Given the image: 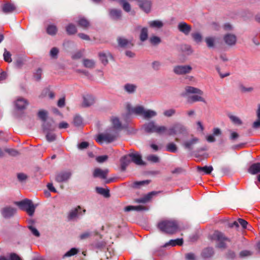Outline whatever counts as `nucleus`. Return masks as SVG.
<instances>
[{
  "label": "nucleus",
  "instance_id": "f257e3e1",
  "mask_svg": "<svg viewBox=\"0 0 260 260\" xmlns=\"http://www.w3.org/2000/svg\"><path fill=\"white\" fill-rule=\"evenodd\" d=\"M157 227L163 233L168 234H173L176 233L179 229L177 221L173 220H165L160 221Z\"/></svg>",
  "mask_w": 260,
  "mask_h": 260
},
{
  "label": "nucleus",
  "instance_id": "f03ea898",
  "mask_svg": "<svg viewBox=\"0 0 260 260\" xmlns=\"http://www.w3.org/2000/svg\"><path fill=\"white\" fill-rule=\"evenodd\" d=\"M143 127L145 133L148 134L155 133L158 135H162L167 131L166 126L158 125L154 121H150L145 123Z\"/></svg>",
  "mask_w": 260,
  "mask_h": 260
},
{
  "label": "nucleus",
  "instance_id": "7ed1b4c3",
  "mask_svg": "<svg viewBox=\"0 0 260 260\" xmlns=\"http://www.w3.org/2000/svg\"><path fill=\"white\" fill-rule=\"evenodd\" d=\"M118 137V132L114 129H110L104 134H100L96 139V142L102 144L103 142L109 143L115 140Z\"/></svg>",
  "mask_w": 260,
  "mask_h": 260
},
{
  "label": "nucleus",
  "instance_id": "20e7f679",
  "mask_svg": "<svg viewBox=\"0 0 260 260\" xmlns=\"http://www.w3.org/2000/svg\"><path fill=\"white\" fill-rule=\"evenodd\" d=\"M19 208L22 210L26 211L29 216H32L34 214L36 206H35L31 200L24 199L16 203Z\"/></svg>",
  "mask_w": 260,
  "mask_h": 260
},
{
  "label": "nucleus",
  "instance_id": "39448f33",
  "mask_svg": "<svg viewBox=\"0 0 260 260\" xmlns=\"http://www.w3.org/2000/svg\"><path fill=\"white\" fill-rule=\"evenodd\" d=\"M212 239L219 242L217 245L218 248H225L226 245L225 243V241L231 242V239L225 236L224 233L219 231H215L212 235Z\"/></svg>",
  "mask_w": 260,
  "mask_h": 260
},
{
  "label": "nucleus",
  "instance_id": "423d86ee",
  "mask_svg": "<svg viewBox=\"0 0 260 260\" xmlns=\"http://www.w3.org/2000/svg\"><path fill=\"white\" fill-rule=\"evenodd\" d=\"M186 132V127L180 123H176L168 129V135H169L184 134Z\"/></svg>",
  "mask_w": 260,
  "mask_h": 260
},
{
  "label": "nucleus",
  "instance_id": "0eeeda50",
  "mask_svg": "<svg viewBox=\"0 0 260 260\" xmlns=\"http://www.w3.org/2000/svg\"><path fill=\"white\" fill-rule=\"evenodd\" d=\"M192 68L189 65L176 66L173 69L174 72L177 75H184L189 73Z\"/></svg>",
  "mask_w": 260,
  "mask_h": 260
},
{
  "label": "nucleus",
  "instance_id": "6e6552de",
  "mask_svg": "<svg viewBox=\"0 0 260 260\" xmlns=\"http://www.w3.org/2000/svg\"><path fill=\"white\" fill-rule=\"evenodd\" d=\"M131 161L138 166H144L146 163L142 160V156L138 153H131L128 154Z\"/></svg>",
  "mask_w": 260,
  "mask_h": 260
},
{
  "label": "nucleus",
  "instance_id": "1a4fd4ad",
  "mask_svg": "<svg viewBox=\"0 0 260 260\" xmlns=\"http://www.w3.org/2000/svg\"><path fill=\"white\" fill-rule=\"evenodd\" d=\"M95 102V99L92 95L86 94L83 96V102L81 107L86 108L93 105Z\"/></svg>",
  "mask_w": 260,
  "mask_h": 260
},
{
  "label": "nucleus",
  "instance_id": "9d476101",
  "mask_svg": "<svg viewBox=\"0 0 260 260\" xmlns=\"http://www.w3.org/2000/svg\"><path fill=\"white\" fill-rule=\"evenodd\" d=\"M160 191H152L145 195L143 197L136 199L135 202L138 203H146L150 201L152 197L158 194Z\"/></svg>",
  "mask_w": 260,
  "mask_h": 260
},
{
  "label": "nucleus",
  "instance_id": "9b49d317",
  "mask_svg": "<svg viewBox=\"0 0 260 260\" xmlns=\"http://www.w3.org/2000/svg\"><path fill=\"white\" fill-rule=\"evenodd\" d=\"M177 27L178 29L180 32L186 36L189 35L191 30V25L183 21L179 22L178 24Z\"/></svg>",
  "mask_w": 260,
  "mask_h": 260
},
{
  "label": "nucleus",
  "instance_id": "f8f14e48",
  "mask_svg": "<svg viewBox=\"0 0 260 260\" xmlns=\"http://www.w3.org/2000/svg\"><path fill=\"white\" fill-rule=\"evenodd\" d=\"M71 173L69 171H62L58 173L55 177V180L58 182L67 181L71 176Z\"/></svg>",
  "mask_w": 260,
  "mask_h": 260
},
{
  "label": "nucleus",
  "instance_id": "ddd939ff",
  "mask_svg": "<svg viewBox=\"0 0 260 260\" xmlns=\"http://www.w3.org/2000/svg\"><path fill=\"white\" fill-rule=\"evenodd\" d=\"M199 142V138L192 136L190 140L185 141L183 143V145L185 149L188 150H191L193 148L194 145L197 144Z\"/></svg>",
  "mask_w": 260,
  "mask_h": 260
},
{
  "label": "nucleus",
  "instance_id": "4468645a",
  "mask_svg": "<svg viewBox=\"0 0 260 260\" xmlns=\"http://www.w3.org/2000/svg\"><path fill=\"white\" fill-rule=\"evenodd\" d=\"M223 40L226 45L231 46L236 44L237 37L233 34H227L224 36Z\"/></svg>",
  "mask_w": 260,
  "mask_h": 260
},
{
  "label": "nucleus",
  "instance_id": "2eb2a0df",
  "mask_svg": "<svg viewBox=\"0 0 260 260\" xmlns=\"http://www.w3.org/2000/svg\"><path fill=\"white\" fill-rule=\"evenodd\" d=\"M16 212L15 208L11 207H6L2 210V214L5 218H9L14 215Z\"/></svg>",
  "mask_w": 260,
  "mask_h": 260
},
{
  "label": "nucleus",
  "instance_id": "dca6fc26",
  "mask_svg": "<svg viewBox=\"0 0 260 260\" xmlns=\"http://www.w3.org/2000/svg\"><path fill=\"white\" fill-rule=\"evenodd\" d=\"M99 56L100 60L104 65H106L108 63V59L112 58V56L109 51L100 52Z\"/></svg>",
  "mask_w": 260,
  "mask_h": 260
},
{
  "label": "nucleus",
  "instance_id": "f3484780",
  "mask_svg": "<svg viewBox=\"0 0 260 260\" xmlns=\"http://www.w3.org/2000/svg\"><path fill=\"white\" fill-rule=\"evenodd\" d=\"M108 172L107 169L102 170L100 168H96L93 171V176L94 178L100 177L102 179H106Z\"/></svg>",
  "mask_w": 260,
  "mask_h": 260
},
{
  "label": "nucleus",
  "instance_id": "a211bd4d",
  "mask_svg": "<svg viewBox=\"0 0 260 260\" xmlns=\"http://www.w3.org/2000/svg\"><path fill=\"white\" fill-rule=\"evenodd\" d=\"M81 207L78 206L75 209L72 210L68 214V218L69 220L73 219L78 217V216L81 214Z\"/></svg>",
  "mask_w": 260,
  "mask_h": 260
},
{
  "label": "nucleus",
  "instance_id": "6ab92c4d",
  "mask_svg": "<svg viewBox=\"0 0 260 260\" xmlns=\"http://www.w3.org/2000/svg\"><path fill=\"white\" fill-rule=\"evenodd\" d=\"M16 10L15 6L11 3H6L2 6V11L4 13L8 14L13 12Z\"/></svg>",
  "mask_w": 260,
  "mask_h": 260
},
{
  "label": "nucleus",
  "instance_id": "aec40b11",
  "mask_svg": "<svg viewBox=\"0 0 260 260\" xmlns=\"http://www.w3.org/2000/svg\"><path fill=\"white\" fill-rule=\"evenodd\" d=\"M248 172L252 175H255L260 173V162L252 164L249 167Z\"/></svg>",
  "mask_w": 260,
  "mask_h": 260
},
{
  "label": "nucleus",
  "instance_id": "412c9836",
  "mask_svg": "<svg viewBox=\"0 0 260 260\" xmlns=\"http://www.w3.org/2000/svg\"><path fill=\"white\" fill-rule=\"evenodd\" d=\"M28 104L27 101L23 98H19L16 101V107L19 110L25 109Z\"/></svg>",
  "mask_w": 260,
  "mask_h": 260
},
{
  "label": "nucleus",
  "instance_id": "4be33fe9",
  "mask_svg": "<svg viewBox=\"0 0 260 260\" xmlns=\"http://www.w3.org/2000/svg\"><path fill=\"white\" fill-rule=\"evenodd\" d=\"M128 154L123 156L121 159V168L122 171H124L129 164L131 162Z\"/></svg>",
  "mask_w": 260,
  "mask_h": 260
},
{
  "label": "nucleus",
  "instance_id": "5701e85b",
  "mask_svg": "<svg viewBox=\"0 0 260 260\" xmlns=\"http://www.w3.org/2000/svg\"><path fill=\"white\" fill-rule=\"evenodd\" d=\"M183 243V239H177L175 240H170L168 242L166 243L163 245V247H166L168 246H175L176 245H182Z\"/></svg>",
  "mask_w": 260,
  "mask_h": 260
},
{
  "label": "nucleus",
  "instance_id": "b1692460",
  "mask_svg": "<svg viewBox=\"0 0 260 260\" xmlns=\"http://www.w3.org/2000/svg\"><path fill=\"white\" fill-rule=\"evenodd\" d=\"M147 210V208L142 205H138L136 206H128L125 207L124 211L128 212L132 210H136L138 211H145Z\"/></svg>",
  "mask_w": 260,
  "mask_h": 260
},
{
  "label": "nucleus",
  "instance_id": "393cba45",
  "mask_svg": "<svg viewBox=\"0 0 260 260\" xmlns=\"http://www.w3.org/2000/svg\"><path fill=\"white\" fill-rule=\"evenodd\" d=\"M78 25L84 29H87L90 26V23L85 18H80L77 21Z\"/></svg>",
  "mask_w": 260,
  "mask_h": 260
},
{
  "label": "nucleus",
  "instance_id": "a878e982",
  "mask_svg": "<svg viewBox=\"0 0 260 260\" xmlns=\"http://www.w3.org/2000/svg\"><path fill=\"white\" fill-rule=\"evenodd\" d=\"M110 15L114 20H119L121 17V11L117 9H112L110 11Z\"/></svg>",
  "mask_w": 260,
  "mask_h": 260
},
{
  "label": "nucleus",
  "instance_id": "bb28decb",
  "mask_svg": "<svg viewBox=\"0 0 260 260\" xmlns=\"http://www.w3.org/2000/svg\"><path fill=\"white\" fill-rule=\"evenodd\" d=\"M213 254V248L212 247H207L203 250L201 255L203 258H207L211 257Z\"/></svg>",
  "mask_w": 260,
  "mask_h": 260
},
{
  "label": "nucleus",
  "instance_id": "cd10ccee",
  "mask_svg": "<svg viewBox=\"0 0 260 260\" xmlns=\"http://www.w3.org/2000/svg\"><path fill=\"white\" fill-rule=\"evenodd\" d=\"M185 89L186 93H196L199 95L203 94V92L201 90L194 87L186 86Z\"/></svg>",
  "mask_w": 260,
  "mask_h": 260
},
{
  "label": "nucleus",
  "instance_id": "c85d7f7f",
  "mask_svg": "<svg viewBox=\"0 0 260 260\" xmlns=\"http://www.w3.org/2000/svg\"><path fill=\"white\" fill-rule=\"evenodd\" d=\"M202 95H193L190 96L188 98V102L190 103H192L196 102H203L205 103V99L201 96Z\"/></svg>",
  "mask_w": 260,
  "mask_h": 260
},
{
  "label": "nucleus",
  "instance_id": "c756f323",
  "mask_svg": "<svg viewBox=\"0 0 260 260\" xmlns=\"http://www.w3.org/2000/svg\"><path fill=\"white\" fill-rule=\"evenodd\" d=\"M257 120L252 124V127L254 129L260 128V104L258 105L257 109L256 112Z\"/></svg>",
  "mask_w": 260,
  "mask_h": 260
},
{
  "label": "nucleus",
  "instance_id": "7c9ffc66",
  "mask_svg": "<svg viewBox=\"0 0 260 260\" xmlns=\"http://www.w3.org/2000/svg\"><path fill=\"white\" fill-rule=\"evenodd\" d=\"M111 121L113 127L115 129V130H116L118 132V130L122 129L121 123L118 118L113 117L111 119Z\"/></svg>",
  "mask_w": 260,
  "mask_h": 260
},
{
  "label": "nucleus",
  "instance_id": "2f4dec72",
  "mask_svg": "<svg viewBox=\"0 0 260 260\" xmlns=\"http://www.w3.org/2000/svg\"><path fill=\"white\" fill-rule=\"evenodd\" d=\"M83 66L87 68L92 69L95 67V62L93 59H84L82 61Z\"/></svg>",
  "mask_w": 260,
  "mask_h": 260
},
{
  "label": "nucleus",
  "instance_id": "473e14b6",
  "mask_svg": "<svg viewBox=\"0 0 260 260\" xmlns=\"http://www.w3.org/2000/svg\"><path fill=\"white\" fill-rule=\"evenodd\" d=\"M96 192L103 195L105 198H109L110 196V190L109 189H105L102 187H96Z\"/></svg>",
  "mask_w": 260,
  "mask_h": 260
},
{
  "label": "nucleus",
  "instance_id": "72a5a7b5",
  "mask_svg": "<svg viewBox=\"0 0 260 260\" xmlns=\"http://www.w3.org/2000/svg\"><path fill=\"white\" fill-rule=\"evenodd\" d=\"M46 31L50 36H55L57 32V28L54 24L49 25L46 28Z\"/></svg>",
  "mask_w": 260,
  "mask_h": 260
},
{
  "label": "nucleus",
  "instance_id": "f704fd0d",
  "mask_svg": "<svg viewBox=\"0 0 260 260\" xmlns=\"http://www.w3.org/2000/svg\"><path fill=\"white\" fill-rule=\"evenodd\" d=\"M213 170V168L211 166H205L203 167H200V166L197 167V170L199 172H204V173L206 174H210L212 172Z\"/></svg>",
  "mask_w": 260,
  "mask_h": 260
},
{
  "label": "nucleus",
  "instance_id": "c9c22d12",
  "mask_svg": "<svg viewBox=\"0 0 260 260\" xmlns=\"http://www.w3.org/2000/svg\"><path fill=\"white\" fill-rule=\"evenodd\" d=\"M119 2L122 6L123 9L126 12H129L131 10V5L126 1V0H119Z\"/></svg>",
  "mask_w": 260,
  "mask_h": 260
},
{
  "label": "nucleus",
  "instance_id": "e433bc0d",
  "mask_svg": "<svg viewBox=\"0 0 260 260\" xmlns=\"http://www.w3.org/2000/svg\"><path fill=\"white\" fill-rule=\"evenodd\" d=\"M74 125L76 127H79L82 125L83 119L79 115L75 116L73 122Z\"/></svg>",
  "mask_w": 260,
  "mask_h": 260
},
{
  "label": "nucleus",
  "instance_id": "4c0bfd02",
  "mask_svg": "<svg viewBox=\"0 0 260 260\" xmlns=\"http://www.w3.org/2000/svg\"><path fill=\"white\" fill-rule=\"evenodd\" d=\"M149 26L152 28H160L163 26V23L159 20H153L149 22Z\"/></svg>",
  "mask_w": 260,
  "mask_h": 260
},
{
  "label": "nucleus",
  "instance_id": "58836bf2",
  "mask_svg": "<svg viewBox=\"0 0 260 260\" xmlns=\"http://www.w3.org/2000/svg\"><path fill=\"white\" fill-rule=\"evenodd\" d=\"M66 31L68 35H74L77 32V28L75 25L70 24L66 27Z\"/></svg>",
  "mask_w": 260,
  "mask_h": 260
},
{
  "label": "nucleus",
  "instance_id": "ea45409f",
  "mask_svg": "<svg viewBox=\"0 0 260 260\" xmlns=\"http://www.w3.org/2000/svg\"><path fill=\"white\" fill-rule=\"evenodd\" d=\"M148 39V29L146 27L142 28L140 35V39L141 41L144 42Z\"/></svg>",
  "mask_w": 260,
  "mask_h": 260
},
{
  "label": "nucleus",
  "instance_id": "a19ab883",
  "mask_svg": "<svg viewBox=\"0 0 260 260\" xmlns=\"http://www.w3.org/2000/svg\"><path fill=\"white\" fill-rule=\"evenodd\" d=\"M166 150L170 152L175 153L177 151V147L175 144L169 143L166 146Z\"/></svg>",
  "mask_w": 260,
  "mask_h": 260
},
{
  "label": "nucleus",
  "instance_id": "79ce46f5",
  "mask_svg": "<svg viewBox=\"0 0 260 260\" xmlns=\"http://www.w3.org/2000/svg\"><path fill=\"white\" fill-rule=\"evenodd\" d=\"M117 40L119 45L122 47H125L132 45L129 41L124 38H119Z\"/></svg>",
  "mask_w": 260,
  "mask_h": 260
},
{
  "label": "nucleus",
  "instance_id": "37998d69",
  "mask_svg": "<svg viewBox=\"0 0 260 260\" xmlns=\"http://www.w3.org/2000/svg\"><path fill=\"white\" fill-rule=\"evenodd\" d=\"M205 42L208 48H213L215 46V38L211 37H206Z\"/></svg>",
  "mask_w": 260,
  "mask_h": 260
},
{
  "label": "nucleus",
  "instance_id": "c03bdc74",
  "mask_svg": "<svg viewBox=\"0 0 260 260\" xmlns=\"http://www.w3.org/2000/svg\"><path fill=\"white\" fill-rule=\"evenodd\" d=\"M124 89L129 93L134 92L136 90V86L133 84H126L124 85Z\"/></svg>",
  "mask_w": 260,
  "mask_h": 260
},
{
  "label": "nucleus",
  "instance_id": "a18cd8bd",
  "mask_svg": "<svg viewBox=\"0 0 260 260\" xmlns=\"http://www.w3.org/2000/svg\"><path fill=\"white\" fill-rule=\"evenodd\" d=\"M38 115L42 121L46 122L48 116V113L47 111L45 110H40L39 111Z\"/></svg>",
  "mask_w": 260,
  "mask_h": 260
},
{
  "label": "nucleus",
  "instance_id": "49530a36",
  "mask_svg": "<svg viewBox=\"0 0 260 260\" xmlns=\"http://www.w3.org/2000/svg\"><path fill=\"white\" fill-rule=\"evenodd\" d=\"M4 59L6 62H12L11 54L6 49L4 50V53L3 54Z\"/></svg>",
  "mask_w": 260,
  "mask_h": 260
},
{
  "label": "nucleus",
  "instance_id": "de8ad7c7",
  "mask_svg": "<svg viewBox=\"0 0 260 260\" xmlns=\"http://www.w3.org/2000/svg\"><path fill=\"white\" fill-rule=\"evenodd\" d=\"M156 115V112L148 110H145L143 116L145 118H151L152 117H154Z\"/></svg>",
  "mask_w": 260,
  "mask_h": 260
},
{
  "label": "nucleus",
  "instance_id": "09e8293b",
  "mask_svg": "<svg viewBox=\"0 0 260 260\" xmlns=\"http://www.w3.org/2000/svg\"><path fill=\"white\" fill-rule=\"evenodd\" d=\"M191 36L193 40L197 43L201 42L202 40V36L199 32L192 33Z\"/></svg>",
  "mask_w": 260,
  "mask_h": 260
},
{
  "label": "nucleus",
  "instance_id": "8fccbe9b",
  "mask_svg": "<svg viewBox=\"0 0 260 260\" xmlns=\"http://www.w3.org/2000/svg\"><path fill=\"white\" fill-rule=\"evenodd\" d=\"M150 181L149 180H144L141 181H136L133 184V187L135 188H139L140 186L144 184H148Z\"/></svg>",
  "mask_w": 260,
  "mask_h": 260
},
{
  "label": "nucleus",
  "instance_id": "3c124183",
  "mask_svg": "<svg viewBox=\"0 0 260 260\" xmlns=\"http://www.w3.org/2000/svg\"><path fill=\"white\" fill-rule=\"evenodd\" d=\"M43 129L44 132H47L50 131H54L55 129L54 127H52L51 124L49 122H44V123L42 125Z\"/></svg>",
  "mask_w": 260,
  "mask_h": 260
},
{
  "label": "nucleus",
  "instance_id": "603ef678",
  "mask_svg": "<svg viewBox=\"0 0 260 260\" xmlns=\"http://www.w3.org/2000/svg\"><path fill=\"white\" fill-rule=\"evenodd\" d=\"M78 252V250L75 248H71L69 251L67 252L63 256V257H69L76 254Z\"/></svg>",
  "mask_w": 260,
  "mask_h": 260
},
{
  "label": "nucleus",
  "instance_id": "864d4df0",
  "mask_svg": "<svg viewBox=\"0 0 260 260\" xmlns=\"http://www.w3.org/2000/svg\"><path fill=\"white\" fill-rule=\"evenodd\" d=\"M46 138L48 142H51L55 140L56 135L54 133L47 132H46Z\"/></svg>",
  "mask_w": 260,
  "mask_h": 260
},
{
  "label": "nucleus",
  "instance_id": "5fc2aeb1",
  "mask_svg": "<svg viewBox=\"0 0 260 260\" xmlns=\"http://www.w3.org/2000/svg\"><path fill=\"white\" fill-rule=\"evenodd\" d=\"M133 111L137 114L142 115L143 116L145 112V109L143 107L138 106L134 108L133 109Z\"/></svg>",
  "mask_w": 260,
  "mask_h": 260
},
{
  "label": "nucleus",
  "instance_id": "6e6d98bb",
  "mask_svg": "<svg viewBox=\"0 0 260 260\" xmlns=\"http://www.w3.org/2000/svg\"><path fill=\"white\" fill-rule=\"evenodd\" d=\"M229 117H230V119L232 121V122L233 123H234L235 124H238V125L242 124V122L239 117H238L236 116H234V115H231V116H230Z\"/></svg>",
  "mask_w": 260,
  "mask_h": 260
},
{
  "label": "nucleus",
  "instance_id": "4d7b16f0",
  "mask_svg": "<svg viewBox=\"0 0 260 260\" xmlns=\"http://www.w3.org/2000/svg\"><path fill=\"white\" fill-rule=\"evenodd\" d=\"M160 42V39L157 36L152 37L150 39V42L154 45H158Z\"/></svg>",
  "mask_w": 260,
  "mask_h": 260
},
{
  "label": "nucleus",
  "instance_id": "13d9d810",
  "mask_svg": "<svg viewBox=\"0 0 260 260\" xmlns=\"http://www.w3.org/2000/svg\"><path fill=\"white\" fill-rule=\"evenodd\" d=\"M176 113V110L174 109H169V110H165L164 113H163V114L164 116H166V117H170L172 116H173V115H174Z\"/></svg>",
  "mask_w": 260,
  "mask_h": 260
},
{
  "label": "nucleus",
  "instance_id": "bf43d9fd",
  "mask_svg": "<svg viewBox=\"0 0 260 260\" xmlns=\"http://www.w3.org/2000/svg\"><path fill=\"white\" fill-rule=\"evenodd\" d=\"M147 159L151 162L156 163L159 161V158L155 155L151 154L147 156Z\"/></svg>",
  "mask_w": 260,
  "mask_h": 260
},
{
  "label": "nucleus",
  "instance_id": "052dcab7",
  "mask_svg": "<svg viewBox=\"0 0 260 260\" xmlns=\"http://www.w3.org/2000/svg\"><path fill=\"white\" fill-rule=\"evenodd\" d=\"M58 52V49L56 47H53L50 50V54L52 58H56Z\"/></svg>",
  "mask_w": 260,
  "mask_h": 260
},
{
  "label": "nucleus",
  "instance_id": "680f3d73",
  "mask_svg": "<svg viewBox=\"0 0 260 260\" xmlns=\"http://www.w3.org/2000/svg\"><path fill=\"white\" fill-rule=\"evenodd\" d=\"M108 156L107 155L99 156L96 157V160L99 163H103L107 160Z\"/></svg>",
  "mask_w": 260,
  "mask_h": 260
},
{
  "label": "nucleus",
  "instance_id": "e2e57ef3",
  "mask_svg": "<svg viewBox=\"0 0 260 260\" xmlns=\"http://www.w3.org/2000/svg\"><path fill=\"white\" fill-rule=\"evenodd\" d=\"M17 176L18 180L20 182L24 181L27 179V176L22 173H18Z\"/></svg>",
  "mask_w": 260,
  "mask_h": 260
},
{
  "label": "nucleus",
  "instance_id": "0e129e2a",
  "mask_svg": "<svg viewBox=\"0 0 260 260\" xmlns=\"http://www.w3.org/2000/svg\"><path fill=\"white\" fill-rule=\"evenodd\" d=\"M28 229L30 230V231L34 236L37 237H40V234L39 232L35 227L32 226V225H30L28 226Z\"/></svg>",
  "mask_w": 260,
  "mask_h": 260
},
{
  "label": "nucleus",
  "instance_id": "69168bd1",
  "mask_svg": "<svg viewBox=\"0 0 260 260\" xmlns=\"http://www.w3.org/2000/svg\"><path fill=\"white\" fill-rule=\"evenodd\" d=\"M252 254V252L249 250H242L239 253L240 257H244L246 256H250Z\"/></svg>",
  "mask_w": 260,
  "mask_h": 260
},
{
  "label": "nucleus",
  "instance_id": "338daca9",
  "mask_svg": "<svg viewBox=\"0 0 260 260\" xmlns=\"http://www.w3.org/2000/svg\"><path fill=\"white\" fill-rule=\"evenodd\" d=\"M42 71L41 69H38L34 75V77L37 81H40L41 79Z\"/></svg>",
  "mask_w": 260,
  "mask_h": 260
},
{
  "label": "nucleus",
  "instance_id": "774afa93",
  "mask_svg": "<svg viewBox=\"0 0 260 260\" xmlns=\"http://www.w3.org/2000/svg\"><path fill=\"white\" fill-rule=\"evenodd\" d=\"M91 235V233L89 232H86L81 234L80 236V240H85L88 238Z\"/></svg>",
  "mask_w": 260,
  "mask_h": 260
}]
</instances>
